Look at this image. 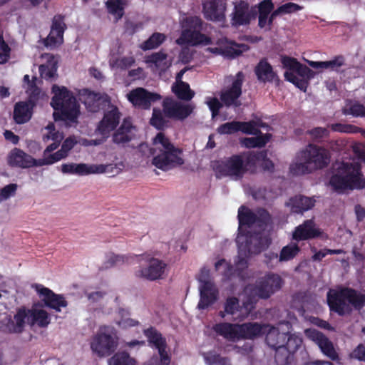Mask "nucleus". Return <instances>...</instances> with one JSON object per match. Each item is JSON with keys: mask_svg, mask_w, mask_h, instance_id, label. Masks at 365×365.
I'll return each instance as SVG.
<instances>
[{"mask_svg": "<svg viewBox=\"0 0 365 365\" xmlns=\"http://www.w3.org/2000/svg\"><path fill=\"white\" fill-rule=\"evenodd\" d=\"M238 220L239 233L236 239L238 255L235 265L231 266L222 259L215 264V267L228 279L237 276L244 280L248 276V256L259 254L271 243L270 239L264 232L270 221V216L264 209L253 211L241 206L238 210Z\"/></svg>", "mask_w": 365, "mask_h": 365, "instance_id": "1", "label": "nucleus"}, {"mask_svg": "<svg viewBox=\"0 0 365 365\" xmlns=\"http://www.w3.org/2000/svg\"><path fill=\"white\" fill-rule=\"evenodd\" d=\"M334 175L329 183L336 191L346 189H361L365 187V179L360 172V165L357 161L336 162L333 165Z\"/></svg>", "mask_w": 365, "mask_h": 365, "instance_id": "2", "label": "nucleus"}, {"mask_svg": "<svg viewBox=\"0 0 365 365\" xmlns=\"http://www.w3.org/2000/svg\"><path fill=\"white\" fill-rule=\"evenodd\" d=\"M151 152L154 155L152 160L153 165L164 171L184 163V160L181 157V150L175 148L162 133H159L153 139Z\"/></svg>", "mask_w": 365, "mask_h": 365, "instance_id": "3", "label": "nucleus"}, {"mask_svg": "<svg viewBox=\"0 0 365 365\" xmlns=\"http://www.w3.org/2000/svg\"><path fill=\"white\" fill-rule=\"evenodd\" d=\"M52 92L53 96L51 105L56 110L53 113L55 120H61L68 125L76 123L80 112L76 98L64 86L53 85Z\"/></svg>", "mask_w": 365, "mask_h": 365, "instance_id": "4", "label": "nucleus"}, {"mask_svg": "<svg viewBox=\"0 0 365 365\" xmlns=\"http://www.w3.org/2000/svg\"><path fill=\"white\" fill-rule=\"evenodd\" d=\"M26 324L31 327L36 325L38 327H46L50 324L49 314L38 306H34L31 309L19 308L14 319L6 323L4 331L20 334L24 331Z\"/></svg>", "mask_w": 365, "mask_h": 365, "instance_id": "5", "label": "nucleus"}, {"mask_svg": "<svg viewBox=\"0 0 365 365\" xmlns=\"http://www.w3.org/2000/svg\"><path fill=\"white\" fill-rule=\"evenodd\" d=\"M262 158L263 153L248 152L235 155L219 162L216 166V171L220 176H228L233 180H239L250 168L255 166Z\"/></svg>", "mask_w": 365, "mask_h": 365, "instance_id": "6", "label": "nucleus"}, {"mask_svg": "<svg viewBox=\"0 0 365 365\" xmlns=\"http://www.w3.org/2000/svg\"><path fill=\"white\" fill-rule=\"evenodd\" d=\"M329 163V151L324 148L309 145L300 154L297 162L290 167L294 175L309 173L323 168Z\"/></svg>", "mask_w": 365, "mask_h": 365, "instance_id": "7", "label": "nucleus"}, {"mask_svg": "<svg viewBox=\"0 0 365 365\" xmlns=\"http://www.w3.org/2000/svg\"><path fill=\"white\" fill-rule=\"evenodd\" d=\"M327 302L331 310L339 315L349 313L351 306L361 309L365 304V295L352 289L345 288L340 291L329 290Z\"/></svg>", "mask_w": 365, "mask_h": 365, "instance_id": "8", "label": "nucleus"}, {"mask_svg": "<svg viewBox=\"0 0 365 365\" xmlns=\"http://www.w3.org/2000/svg\"><path fill=\"white\" fill-rule=\"evenodd\" d=\"M119 345L117 330L111 326H101L93 336L90 347L93 354L100 358L110 356Z\"/></svg>", "mask_w": 365, "mask_h": 365, "instance_id": "9", "label": "nucleus"}, {"mask_svg": "<svg viewBox=\"0 0 365 365\" xmlns=\"http://www.w3.org/2000/svg\"><path fill=\"white\" fill-rule=\"evenodd\" d=\"M182 32L180 36L176 40L178 45L198 44L207 45L211 43L210 38L201 34L202 20L197 16L184 17L181 21Z\"/></svg>", "mask_w": 365, "mask_h": 365, "instance_id": "10", "label": "nucleus"}, {"mask_svg": "<svg viewBox=\"0 0 365 365\" xmlns=\"http://www.w3.org/2000/svg\"><path fill=\"white\" fill-rule=\"evenodd\" d=\"M135 258L140 264L135 272L137 277L149 281L163 278L166 264L162 260L152 257L150 255H142Z\"/></svg>", "mask_w": 365, "mask_h": 365, "instance_id": "11", "label": "nucleus"}, {"mask_svg": "<svg viewBox=\"0 0 365 365\" xmlns=\"http://www.w3.org/2000/svg\"><path fill=\"white\" fill-rule=\"evenodd\" d=\"M283 285L282 277L274 273H269L260 278L255 287L248 285L245 289L247 294L257 296L262 299H267L274 293L279 290Z\"/></svg>", "mask_w": 365, "mask_h": 365, "instance_id": "12", "label": "nucleus"}, {"mask_svg": "<svg viewBox=\"0 0 365 365\" xmlns=\"http://www.w3.org/2000/svg\"><path fill=\"white\" fill-rule=\"evenodd\" d=\"M197 279L200 284V301L197 308L205 309L217 300L219 291L210 277L208 269L202 268Z\"/></svg>", "mask_w": 365, "mask_h": 365, "instance_id": "13", "label": "nucleus"}, {"mask_svg": "<svg viewBox=\"0 0 365 365\" xmlns=\"http://www.w3.org/2000/svg\"><path fill=\"white\" fill-rule=\"evenodd\" d=\"M145 335L148 341L158 349L160 359L153 356L144 365H169L170 356L168 351V346L165 339L156 329L150 328L145 331Z\"/></svg>", "mask_w": 365, "mask_h": 365, "instance_id": "14", "label": "nucleus"}, {"mask_svg": "<svg viewBox=\"0 0 365 365\" xmlns=\"http://www.w3.org/2000/svg\"><path fill=\"white\" fill-rule=\"evenodd\" d=\"M227 80L228 82H231V85L221 91L220 99L226 106L238 107L241 105L239 97L242 94V86L245 80V75L240 71L235 76L228 77Z\"/></svg>", "mask_w": 365, "mask_h": 365, "instance_id": "15", "label": "nucleus"}, {"mask_svg": "<svg viewBox=\"0 0 365 365\" xmlns=\"http://www.w3.org/2000/svg\"><path fill=\"white\" fill-rule=\"evenodd\" d=\"M122 114L118 107L113 104L108 103V106L104 109L103 117L99 121L96 132L105 139L110 136L120 123Z\"/></svg>", "mask_w": 365, "mask_h": 365, "instance_id": "16", "label": "nucleus"}, {"mask_svg": "<svg viewBox=\"0 0 365 365\" xmlns=\"http://www.w3.org/2000/svg\"><path fill=\"white\" fill-rule=\"evenodd\" d=\"M267 326L266 334V342L269 346L272 349L279 347L283 345L287 338V333H289L291 329V324L287 320L280 321L277 327Z\"/></svg>", "mask_w": 365, "mask_h": 365, "instance_id": "17", "label": "nucleus"}, {"mask_svg": "<svg viewBox=\"0 0 365 365\" xmlns=\"http://www.w3.org/2000/svg\"><path fill=\"white\" fill-rule=\"evenodd\" d=\"M192 103H185L180 101L166 98L163 101V112L168 118L184 120L187 118L195 109Z\"/></svg>", "mask_w": 365, "mask_h": 365, "instance_id": "18", "label": "nucleus"}, {"mask_svg": "<svg viewBox=\"0 0 365 365\" xmlns=\"http://www.w3.org/2000/svg\"><path fill=\"white\" fill-rule=\"evenodd\" d=\"M128 101L135 107L149 109L152 103L161 100L157 93L149 92L143 88H137L127 94Z\"/></svg>", "mask_w": 365, "mask_h": 365, "instance_id": "19", "label": "nucleus"}, {"mask_svg": "<svg viewBox=\"0 0 365 365\" xmlns=\"http://www.w3.org/2000/svg\"><path fill=\"white\" fill-rule=\"evenodd\" d=\"M81 101L89 112L96 113L101 109H106L110 103L109 96L105 93H94L88 90L81 95Z\"/></svg>", "mask_w": 365, "mask_h": 365, "instance_id": "20", "label": "nucleus"}, {"mask_svg": "<svg viewBox=\"0 0 365 365\" xmlns=\"http://www.w3.org/2000/svg\"><path fill=\"white\" fill-rule=\"evenodd\" d=\"M314 77V72L307 66L300 63L294 72H285L284 78L297 88L306 91L309 81Z\"/></svg>", "mask_w": 365, "mask_h": 365, "instance_id": "21", "label": "nucleus"}, {"mask_svg": "<svg viewBox=\"0 0 365 365\" xmlns=\"http://www.w3.org/2000/svg\"><path fill=\"white\" fill-rule=\"evenodd\" d=\"M305 334L310 340L319 346L324 354L332 360L338 358L332 342L324 334L315 329H306Z\"/></svg>", "mask_w": 365, "mask_h": 365, "instance_id": "22", "label": "nucleus"}, {"mask_svg": "<svg viewBox=\"0 0 365 365\" xmlns=\"http://www.w3.org/2000/svg\"><path fill=\"white\" fill-rule=\"evenodd\" d=\"M217 44L218 45L217 47L209 48L208 49L212 53L222 54L230 58H235L248 50L247 45L228 41L226 38H220L217 41Z\"/></svg>", "mask_w": 365, "mask_h": 365, "instance_id": "23", "label": "nucleus"}, {"mask_svg": "<svg viewBox=\"0 0 365 365\" xmlns=\"http://www.w3.org/2000/svg\"><path fill=\"white\" fill-rule=\"evenodd\" d=\"M36 290L42 297L46 306L56 312H61V307H66L68 303L63 295L56 294L51 289L43 287L41 285L36 284Z\"/></svg>", "mask_w": 365, "mask_h": 365, "instance_id": "24", "label": "nucleus"}, {"mask_svg": "<svg viewBox=\"0 0 365 365\" xmlns=\"http://www.w3.org/2000/svg\"><path fill=\"white\" fill-rule=\"evenodd\" d=\"M7 163L11 167L21 168L37 167V160L16 148L9 152L7 156Z\"/></svg>", "mask_w": 365, "mask_h": 365, "instance_id": "25", "label": "nucleus"}, {"mask_svg": "<svg viewBox=\"0 0 365 365\" xmlns=\"http://www.w3.org/2000/svg\"><path fill=\"white\" fill-rule=\"evenodd\" d=\"M225 5L222 0H205L203 3L205 17L211 21H222L225 19Z\"/></svg>", "mask_w": 365, "mask_h": 365, "instance_id": "26", "label": "nucleus"}, {"mask_svg": "<svg viewBox=\"0 0 365 365\" xmlns=\"http://www.w3.org/2000/svg\"><path fill=\"white\" fill-rule=\"evenodd\" d=\"M135 127L129 118H124L120 127L113 133L112 140L115 144L129 143L135 136Z\"/></svg>", "mask_w": 365, "mask_h": 365, "instance_id": "27", "label": "nucleus"}, {"mask_svg": "<svg viewBox=\"0 0 365 365\" xmlns=\"http://www.w3.org/2000/svg\"><path fill=\"white\" fill-rule=\"evenodd\" d=\"M219 316L224 319L227 315H231L234 319L242 320L247 315V312H242V308L240 305L239 299L235 297H229L226 299L223 309L218 313Z\"/></svg>", "mask_w": 365, "mask_h": 365, "instance_id": "28", "label": "nucleus"}, {"mask_svg": "<svg viewBox=\"0 0 365 365\" xmlns=\"http://www.w3.org/2000/svg\"><path fill=\"white\" fill-rule=\"evenodd\" d=\"M65 24L61 16H55L53 19L51 29L48 37L45 39V46L54 47L63 42V35Z\"/></svg>", "mask_w": 365, "mask_h": 365, "instance_id": "29", "label": "nucleus"}, {"mask_svg": "<svg viewBox=\"0 0 365 365\" xmlns=\"http://www.w3.org/2000/svg\"><path fill=\"white\" fill-rule=\"evenodd\" d=\"M212 330L217 335L223 337L227 341L232 342L239 341L240 329V324H238L220 322L215 324L212 327Z\"/></svg>", "mask_w": 365, "mask_h": 365, "instance_id": "30", "label": "nucleus"}, {"mask_svg": "<svg viewBox=\"0 0 365 365\" xmlns=\"http://www.w3.org/2000/svg\"><path fill=\"white\" fill-rule=\"evenodd\" d=\"M254 11H250L247 2L241 1L235 5V10L232 13V24L234 26L248 24L252 17Z\"/></svg>", "mask_w": 365, "mask_h": 365, "instance_id": "31", "label": "nucleus"}, {"mask_svg": "<svg viewBox=\"0 0 365 365\" xmlns=\"http://www.w3.org/2000/svg\"><path fill=\"white\" fill-rule=\"evenodd\" d=\"M267 327L266 324L262 325L256 322L240 324L239 340L242 339H253L260 336L265 334Z\"/></svg>", "mask_w": 365, "mask_h": 365, "instance_id": "32", "label": "nucleus"}, {"mask_svg": "<svg viewBox=\"0 0 365 365\" xmlns=\"http://www.w3.org/2000/svg\"><path fill=\"white\" fill-rule=\"evenodd\" d=\"M319 234V232L315 228L313 220H309L296 227L293 233V239L296 240H304L315 237Z\"/></svg>", "mask_w": 365, "mask_h": 365, "instance_id": "33", "label": "nucleus"}, {"mask_svg": "<svg viewBox=\"0 0 365 365\" xmlns=\"http://www.w3.org/2000/svg\"><path fill=\"white\" fill-rule=\"evenodd\" d=\"M285 205L290 207L292 212L302 213L311 209L314 205V200L310 197L299 195L290 198Z\"/></svg>", "mask_w": 365, "mask_h": 365, "instance_id": "34", "label": "nucleus"}, {"mask_svg": "<svg viewBox=\"0 0 365 365\" xmlns=\"http://www.w3.org/2000/svg\"><path fill=\"white\" fill-rule=\"evenodd\" d=\"M46 60V63L39 66V73L42 78L52 81L55 78L57 71V61L53 55L46 53L42 56Z\"/></svg>", "mask_w": 365, "mask_h": 365, "instance_id": "35", "label": "nucleus"}, {"mask_svg": "<svg viewBox=\"0 0 365 365\" xmlns=\"http://www.w3.org/2000/svg\"><path fill=\"white\" fill-rule=\"evenodd\" d=\"M92 174H109L112 176L119 174L124 168V163L91 164Z\"/></svg>", "mask_w": 365, "mask_h": 365, "instance_id": "36", "label": "nucleus"}, {"mask_svg": "<svg viewBox=\"0 0 365 365\" xmlns=\"http://www.w3.org/2000/svg\"><path fill=\"white\" fill-rule=\"evenodd\" d=\"M61 170L64 174L78 175H88L92 174L91 164L86 163H66L61 165Z\"/></svg>", "mask_w": 365, "mask_h": 365, "instance_id": "37", "label": "nucleus"}, {"mask_svg": "<svg viewBox=\"0 0 365 365\" xmlns=\"http://www.w3.org/2000/svg\"><path fill=\"white\" fill-rule=\"evenodd\" d=\"M255 73L257 79L262 82L272 81L275 76L272 66L264 58L256 66Z\"/></svg>", "mask_w": 365, "mask_h": 365, "instance_id": "38", "label": "nucleus"}, {"mask_svg": "<svg viewBox=\"0 0 365 365\" xmlns=\"http://www.w3.org/2000/svg\"><path fill=\"white\" fill-rule=\"evenodd\" d=\"M31 117V112L28 103L19 102L15 105L14 110V118L19 124L24 123L29 120Z\"/></svg>", "mask_w": 365, "mask_h": 365, "instance_id": "39", "label": "nucleus"}, {"mask_svg": "<svg viewBox=\"0 0 365 365\" xmlns=\"http://www.w3.org/2000/svg\"><path fill=\"white\" fill-rule=\"evenodd\" d=\"M146 62L151 63L160 71H165L171 64L170 60L168 59L167 54L162 51L154 53L148 56Z\"/></svg>", "mask_w": 365, "mask_h": 365, "instance_id": "40", "label": "nucleus"}, {"mask_svg": "<svg viewBox=\"0 0 365 365\" xmlns=\"http://www.w3.org/2000/svg\"><path fill=\"white\" fill-rule=\"evenodd\" d=\"M108 63L110 67L113 69L125 70L134 64L135 58L132 56L123 57L112 56Z\"/></svg>", "mask_w": 365, "mask_h": 365, "instance_id": "41", "label": "nucleus"}, {"mask_svg": "<svg viewBox=\"0 0 365 365\" xmlns=\"http://www.w3.org/2000/svg\"><path fill=\"white\" fill-rule=\"evenodd\" d=\"M136 360L126 351L114 354L108 361V365H136Z\"/></svg>", "mask_w": 365, "mask_h": 365, "instance_id": "42", "label": "nucleus"}, {"mask_svg": "<svg viewBox=\"0 0 365 365\" xmlns=\"http://www.w3.org/2000/svg\"><path fill=\"white\" fill-rule=\"evenodd\" d=\"M172 91L179 98L185 101L191 100L195 95V92L190 88L188 83L183 81L173 85Z\"/></svg>", "mask_w": 365, "mask_h": 365, "instance_id": "43", "label": "nucleus"}, {"mask_svg": "<svg viewBox=\"0 0 365 365\" xmlns=\"http://www.w3.org/2000/svg\"><path fill=\"white\" fill-rule=\"evenodd\" d=\"M275 350L274 361L277 365H288L292 360L293 354L289 353L282 345L274 349Z\"/></svg>", "mask_w": 365, "mask_h": 365, "instance_id": "44", "label": "nucleus"}, {"mask_svg": "<svg viewBox=\"0 0 365 365\" xmlns=\"http://www.w3.org/2000/svg\"><path fill=\"white\" fill-rule=\"evenodd\" d=\"M302 7L297 4L289 2L279 6L269 16V22L272 23L273 19L280 14H291L299 11Z\"/></svg>", "mask_w": 365, "mask_h": 365, "instance_id": "45", "label": "nucleus"}, {"mask_svg": "<svg viewBox=\"0 0 365 365\" xmlns=\"http://www.w3.org/2000/svg\"><path fill=\"white\" fill-rule=\"evenodd\" d=\"M299 252V247L296 243H290L284 247L279 257V262H287L292 259Z\"/></svg>", "mask_w": 365, "mask_h": 365, "instance_id": "46", "label": "nucleus"}, {"mask_svg": "<svg viewBox=\"0 0 365 365\" xmlns=\"http://www.w3.org/2000/svg\"><path fill=\"white\" fill-rule=\"evenodd\" d=\"M64 158H66V156L60 150L53 153H49L47 155L43 154L42 158L37 160V167L52 165Z\"/></svg>", "mask_w": 365, "mask_h": 365, "instance_id": "47", "label": "nucleus"}, {"mask_svg": "<svg viewBox=\"0 0 365 365\" xmlns=\"http://www.w3.org/2000/svg\"><path fill=\"white\" fill-rule=\"evenodd\" d=\"M134 260L132 257L125 255H118L114 254H110L107 256V260L106 262V267H111L113 266H119L123 264H130Z\"/></svg>", "mask_w": 365, "mask_h": 365, "instance_id": "48", "label": "nucleus"}, {"mask_svg": "<svg viewBox=\"0 0 365 365\" xmlns=\"http://www.w3.org/2000/svg\"><path fill=\"white\" fill-rule=\"evenodd\" d=\"M344 115H351L354 117H365V106L359 103H349L343 108Z\"/></svg>", "mask_w": 365, "mask_h": 365, "instance_id": "49", "label": "nucleus"}, {"mask_svg": "<svg viewBox=\"0 0 365 365\" xmlns=\"http://www.w3.org/2000/svg\"><path fill=\"white\" fill-rule=\"evenodd\" d=\"M165 40V36L161 33H154L140 46L143 50H150L159 46Z\"/></svg>", "mask_w": 365, "mask_h": 365, "instance_id": "50", "label": "nucleus"}, {"mask_svg": "<svg viewBox=\"0 0 365 365\" xmlns=\"http://www.w3.org/2000/svg\"><path fill=\"white\" fill-rule=\"evenodd\" d=\"M46 133L43 135V140L47 142L50 140L53 141H62L64 138L63 133L56 130L53 123H49L46 127Z\"/></svg>", "mask_w": 365, "mask_h": 365, "instance_id": "51", "label": "nucleus"}, {"mask_svg": "<svg viewBox=\"0 0 365 365\" xmlns=\"http://www.w3.org/2000/svg\"><path fill=\"white\" fill-rule=\"evenodd\" d=\"M269 135H260L256 137L246 138L243 140V144L247 148L263 147L269 140Z\"/></svg>", "mask_w": 365, "mask_h": 365, "instance_id": "52", "label": "nucleus"}, {"mask_svg": "<svg viewBox=\"0 0 365 365\" xmlns=\"http://www.w3.org/2000/svg\"><path fill=\"white\" fill-rule=\"evenodd\" d=\"M287 333V338L285 342L283 343V347L286 348L289 353L294 354V353L299 349L302 344V339L296 335H289Z\"/></svg>", "mask_w": 365, "mask_h": 365, "instance_id": "53", "label": "nucleus"}, {"mask_svg": "<svg viewBox=\"0 0 365 365\" xmlns=\"http://www.w3.org/2000/svg\"><path fill=\"white\" fill-rule=\"evenodd\" d=\"M123 0H108L106 1V6L108 11L118 19L123 15Z\"/></svg>", "mask_w": 365, "mask_h": 365, "instance_id": "54", "label": "nucleus"}, {"mask_svg": "<svg viewBox=\"0 0 365 365\" xmlns=\"http://www.w3.org/2000/svg\"><path fill=\"white\" fill-rule=\"evenodd\" d=\"M264 126L263 123L257 124V123L254 121L250 122H240V130L243 133L249 135H259L261 134L260 131L258 129V127Z\"/></svg>", "mask_w": 365, "mask_h": 365, "instance_id": "55", "label": "nucleus"}, {"mask_svg": "<svg viewBox=\"0 0 365 365\" xmlns=\"http://www.w3.org/2000/svg\"><path fill=\"white\" fill-rule=\"evenodd\" d=\"M167 120L160 109L153 108V116L150 119V124L157 129H162L166 125Z\"/></svg>", "mask_w": 365, "mask_h": 365, "instance_id": "56", "label": "nucleus"}, {"mask_svg": "<svg viewBox=\"0 0 365 365\" xmlns=\"http://www.w3.org/2000/svg\"><path fill=\"white\" fill-rule=\"evenodd\" d=\"M17 190L16 184H9L0 189V203L14 196Z\"/></svg>", "mask_w": 365, "mask_h": 365, "instance_id": "57", "label": "nucleus"}, {"mask_svg": "<svg viewBox=\"0 0 365 365\" xmlns=\"http://www.w3.org/2000/svg\"><path fill=\"white\" fill-rule=\"evenodd\" d=\"M240 122L232 121L221 125L217 131L220 134H232L240 130Z\"/></svg>", "mask_w": 365, "mask_h": 365, "instance_id": "58", "label": "nucleus"}, {"mask_svg": "<svg viewBox=\"0 0 365 365\" xmlns=\"http://www.w3.org/2000/svg\"><path fill=\"white\" fill-rule=\"evenodd\" d=\"M331 128L334 131H338L347 133H355L359 130L357 127L351 125H344L341 123H335L331 125Z\"/></svg>", "mask_w": 365, "mask_h": 365, "instance_id": "59", "label": "nucleus"}, {"mask_svg": "<svg viewBox=\"0 0 365 365\" xmlns=\"http://www.w3.org/2000/svg\"><path fill=\"white\" fill-rule=\"evenodd\" d=\"M76 143L77 140L76 138L73 136H70L63 142L60 150L66 158L68 155L69 152Z\"/></svg>", "mask_w": 365, "mask_h": 365, "instance_id": "60", "label": "nucleus"}, {"mask_svg": "<svg viewBox=\"0 0 365 365\" xmlns=\"http://www.w3.org/2000/svg\"><path fill=\"white\" fill-rule=\"evenodd\" d=\"M309 134L317 140L328 137L329 131L325 128L317 127L308 131Z\"/></svg>", "mask_w": 365, "mask_h": 365, "instance_id": "61", "label": "nucleus"}, {"mask_svg": "<svg viewBox=\"0 0 365 365\" xmlns=\"http://www.w3.org/2000/svg\"><path fill=\"white\" fill-rule=\"evenodd\" d=\"M107 295L106 292L103 291H94L91 292H87L86 296L91 304H95L101 302Z\"/></svg>", "mask_w": 365, "mask_h": 365, "instance_id": "62", "label": "nucleus"}, {"mask_svg": "<svg viewBox=\"0 0 365 365\" xmlns=\"http://www.w3.org/2000/svg\"><path fill=\"white\" fill-rule=\"evenodd\" d=\"M206 103L210 110L212 111V117L215 118L217 115L219 110L222 107V103L216 98H210L207 99Z\"/></svg>", "mask_w": 365, "mask_h": 365, "instance_id": "63", "label": "nucleus"}, {"mask_svg": "<svg viewBox=\"0 0 365 365\" xmlns=\"http://www.w3.org/2000/svg\"><path fill=\"white\" fill-rule=\"evenodd\" d=\"M11 49L4 40H0V63H6L10 55Z\"/></svg>", "mask_w": 365, "mask_h": 365, "instance_id": "64", "label": "nucleus"}]
</instances>
